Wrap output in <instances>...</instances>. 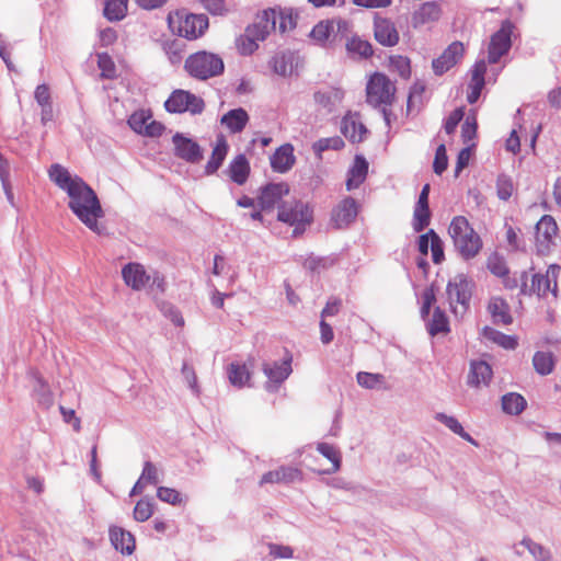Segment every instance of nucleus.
Returning <instances> with one entry per match:
<instances>
[{
	"instance_id": "obj_1",
	"label": "nucleus",
	"mask_w": 561,
	"mask_h": 561,
	"mask_svg": "<svg viewBox=\"0 0 561 561\" xmlns=\"http://www.w3.org/2000/svg\"><path fill=\"white\" fill-rule=\"evenodd\" d=\"M48 176L67 193L68 206L78 219L92 231L101 233L98 220L104 216V211L95 192L81 178L72 175L58 163L50 165Z\"/></svg>"
},
{
	"instance_id": "obj_2",
	"label": "nucleus",
	"mask_w": 561,
	"mask_h": 561,
	"mask_svg": "<svg viewBox=\"0 0 561 561\" xmlns=\"http://www.w3.org/2000/svg\"><path fill=\"white\" fill-rule=\"evenodd\" d=\"M448 234L456 251L463 260L474 259L482 250L481 237L465 216H456L451 219Z\"/></svg>"
},
{
	"instance_id": "obj_3",
	"label": "nucleus",
	"mask_w": 561,
	"mask_h": 561,
	"mask_svg": "<svg viewBox=\"0 0 561 561\" xmlns=\"http://www.w3.org/2000/svg\"><path fill=\"white\" fill-rule=\"evenodd\" d=\"M365 91L366 103L374 108H380L385 115L397 99L396 83L387 75L379 71L369 76Z\"/></svg>"
},
{
	"instance_id": "obj_4",
	"label": "nucleus",
	"mask_w": 561,
	"mask_h": 561,
	"mask_svg": "<svg viewBox=\"0 0 561 561\" xmlns=\"http://www.w3.org/2000/svg\"><path fill=\"white\" fill-rule=\"evenodd\" d=\"M184 69L194 79L207 80L220 76L225 70V65L220 56L199 50L185 59Z\"/></svg>"
},
{
	"instance_id": "obj_5",
	"label": "nucleus",
	"mask_w": 561,
	"mask_h": 561,
	"mask_svg": "<svg viewBox=\"0 0 561 561\" xmlns=\"http://www.w3.org/2000/svg\"><path fill=\"white\" fill-rule=\"evenodd\" d=\"M168 24L174 34L186 39H196L208 28V18L204 14L175 12L168 15Z\"/></svg>"
},
{
	"instance_id": "obj_6",
	"label": "nucleus",
	"mask_w": 561,
	"mask_h": 561,
	"mask_svg": "<svg viewBox=\"0 0 561 561\" xmlns=\"http://www.w3.org/2000/svg\"><path fill=\"white\" fill-rule=\"evenodd\" d=\"M561 278V267L557 264H551L546 274L534 273L530 277V286L525 280L522 285L523 294H536L539 297H546L551 294L553 297L558 296V282Z\"/></svg>"
},
{
	"instance_id": "obj_7",
	"label": "nucleus",
	"mask_w": 561,
	"mask_h": 561,
	"mask_svg": "<svg viewBox=\"0 0 561 561\" xmlns=\"http://www.w3.org/2000/svg\"><path fill=\"white\" fill-rule=\"evenodd\" d=\"M278 220L295 226L294 233H301L306 225H310L312 209L300 201L286 202L278 208Z\"/></svg>"
},
{
	"instance_id": "obj_8",
	"label": "nucleus",
	"mask_w": 561,
	"mask_h": 561,
	"mask_svg": "<svg viewBox=\"0 0 561 561\" xmlns=\"http://www.w3.org/2000/svg\"><path fill=\"white\" fill-rule=\"evenodd\" d=\"M446 291L451 311L456 316H462L467 311L471 298V285L467 276L456 275L448 282Z\"/></svg>"
},
{
	"instance_id": "obj_9",
	"label": "nucleus",
	"mask_w": 561,
	"mask_h": 561,
	"mask_svg": "<svg viewBox=\"0 0 561 561\" xmlns=\"http://www.w3.org/2000/svg\"><path fill=\"white\" fill-rule=\"evenodd\" d=\"M164 107L169 113H185L199 115L205 110V102L201 96L194 93L178 89L174 90L164 103Z\"/></svg>"
},
{
	"instance_id": "obj_10",
	"label": "nucleus",
	"mask_w": 561,
	"mask_h": 561,
	"mask_svg": "<svg viewBox=\"0 0 561 561\" xmlns=\"http://www.w3.org/2000/svg\"><path fill=\"white\" fill-rule=\"evenodd\" d=\"M514 25L511 21L502 22L501 27L490 38L488 48V60L490 64H496L501 57L506 55L512 46V33Z\"/></svg>"
},
{
	"instance_id": "obj_11",
	"label": "nucleus",
	"mask_w": 561,
	"mask_h": 561,
	"mask_svg": "<svg viewBox=\"0 0 561 561\" xmlns=\"http://www.w3.org/2000/svg\"><path fill=\"white\" fill-rule=\"evenodd\" d=\"M558 237V225L550 215H543L536 225L535 245L537 252L546 254L554 245Z\"/></svg>"
},
{
	"instance_id": "obj_12",
	"label": "nucleus",
	"mask_w": 561,
	"mask_h": 561,
	"mask_svg": "<svg viewBox=\"0 0 561 561\" xmlns=\"http://www.w3.org/2000/svg\"><path fill=\"white\" fill-rule=\"evenodd\" d=\"M358 211V203L346 196L332 208L330 222L334 229H345L355 221Z\"/></svg>"
},
{
	"instance_id": "obj_13",
	"label": "nucleus",
	"mask_w": 561,
	"mask_h": 561,
	"mask_svg": "<svg viewBox=\"0 0 561 561\" xmlns=\"http://www.w3.org/2000/svg\"><path fill=\"white\" fill-rule=\"evenodd\" d=\"M174 145V154L187 162L196 163L203 158L199 145L191 138L176 133L172 138Z\"/></svg>"
},
{
	"instance_id": "obj_14",
	"label": "nucleus",
	"mask_w": 561,
	"mask_h": 561,
	"mask_svg": "<svg viewBox=\"0 0 561 561\" xmlns=\"http://www.w3.org/2000/svg\"><path fill=\"white\" fill-rule=\"evenodd\" d=\"M374 36L375 39L382 46L392 47L399 43L400 35L394 23L381 16H376L374 20Z\"/></svg>"
},
{
	"instance_id": "obj_15",
	"label": "nucleus",
	"mask_w": 561,
	"mask_h": 561,
	"mask_svg": "<svg viewBox=\"0 0 561 561\" xmlns=\"http://www.w3.org/2000/svg\"><path fill=\"white\" fill-rule=\"evenodd\" d=\"M465 47L461 42H453L443 54L433 60V69L436 75H443L453 68L463 56Z\"/></svg>"
},
{
	"instance_id": "obj_16",
	"label": "nucleus",
	"mask_w": 561,
	"mask_h": 561,
	"mask_svg": "<svg viewBox=\"0 0 561 561\" xmlns=\"http://www.w3.org/2000/svg\"><path fill=\"white\" fill-rule=\"evenodd\" d=\"M122 277L125 284L136 291L142 290L151 279L145 266L137 262L126 264L122 268Z\"/></svg>"
},
{
	"instance_id": "obj_17",
	"label": "nucleus",
	"mask_w": 561,
	"mask_h": 561,
	"mask_svg": "<svg viewBox=\"0 0 561 561\" xmlns=\"http://www.w3.org/2000/svg\"><path fill=\"white\" fill-rule=\"evenodd\" d=\"M341 133L352 142H360L364 140L367 128L360 121L358 113H347L341 123Z\"/></svg>"
},
{
	"instance_id": "obj_18",
	"label": "nucleus",
	"mask_w": 561,
	"mask_h": 561,
	"mask_svg": "<svg viewBox=\"0 0 561 561\" xmlns=\"http://www.w3.org/2000/svg\"><path fill=\"white\" fill-rule=\"evenodd\" d=\"M288 193L289 187L286 183H271L262 188L259 204L263 210L273 209Z\"/></svg>"
},
{
	"instance_id": "obj_19",
	"label": "nucleus",
	"mask_w": 561,
	"mask_h": 561,
	"mask_svg": "<svg viewBox=\"0 0 561 561\" xmlns=\"http://www.w3.org/2000/svg\"><path fill=\"white\" fill-rule=\"evenodd\" d=\"M302 472L295 467H279L264 473L260 480V485L273 483H291L294 481H301Z\"/></svg>"
},
{
	"instance_id": "obj_20",
	"label": "nucleus",
	"mask_w": 561,
	"mask_h": 561,
	"mask_svg": "<svg viewBox=\"0 0 561 561\" xmlns=\"http://www.w3.org/2000/svg\"><path fill=\"white\" fill-rule=\"evenodd\" d=\"M277 12L274 9H267L256 15L254 23L250 26V33L259 39H265L266 36L276 28Z\"/></svg>"
},
{
	"instance_id": "obj_21",
	"label": "nucleus",
	"mask_w": 561,
	"mask_h": 561,
	"mask_svg": "<svg viewBox=\"0 0 561 561\" xmlns=\"http://www.w3.org/2000/svg\"><path fill=\"white\" fill-rule=\"evenodd\" d=\"M291 357L286 358L283 363H274L263 365V371L268 378L266 388L272 389L280 385L291 373Z\"/></svg>"
},
{
	"instance_id": "obj_22",
	"label": "nucleus",
	"mask_w": 561,
	"mask_h": 561,
	"mask_svg": "<svg viewBox=\"0 0 561 561\" xmlns=\"http://www.w3.org/2000/svg\"><path fill=\"white\" fill-rule=\"evenodd\" d=\"M492 368L486 362L473 360L470 363L468 385L474 388L488 386L492 379Z\"/></svg>"
},
{
	"instance_id": "obj_23",
	"label": "nucleus",
	"mask_w": 561,
	"mask_h": 561,
	"mask_svg": "<svg viewBox=\"0 0 561 561\" xmlns=\"http://www.w3.org/2000/svg\"><path fill=\"white\" fill-rule=\"evenodd\" d=\"M296 158L294 147L290 144L280 146L271 157V167L274 171L285 173L293 168Z\"/></svg>"
},
{
	"instance_id": "obj_24",
	"label": "nucleus",
	"mask_w": 561,
	"mask_h": 561,
	"mask_svg": "<svg viewBox=\"0 0 561 561\" xmlns=\"http://www.w3.org/2000/svg\"><path fill=\"white\" fill-rule=\"evenodd\" d=\"M367 173L368 162L363 156H356L347 173L346 190L353 191L358 188L366 180Z\"/></svg>"
},
{
	"instance_id": "obj_25",
	"label": "nucleus",
	"mask_w": 561,
	"mask_h": 561,
	"mask_svg": "<svg viewBox=\"0 0 561 561\" xmlns=\"http://www.w3.org/2000/svg\"><path fill=\"white\" fill-rule=\"evenodd\" d=\"M249 114L242 107L230 110L220 118L221 125L231 134L241 133L249 123Z\"/></svg>"
},
{
	"instance_id": "obj_26",
	"label": "nucleus",
	"mask_w": 561,
	"mask_h": 561,
	"mask_svg": "<svg viewBox=\"0 0 561 561\" xmlns=\"http://www.w3.org/2000/svg\"><path fill=\"white\" fill-rule=\"evenodd\" d=\"M250 171L249 160L244 154L240 153L230 161L227 173L233 183L243 185L248 181Z\"/></svg>"
},
{
	"instance_id": "obj_27",
	"label": "nucleus",
	"mask_w": 561,
	"mask_h": 561,
	"mask_svg": "<svg viewBox=\"0 0 561 561\" xmlns=\"http://www.w3.org/2000/svg\"><path fill=\"white\" fill-rule=\"evenodd\" d=\"M110 539L114 548L124 554H131L135 550L134 536L122 527L112 526L110 528Z\"/></svg>"
},
{
	"instance_id": "obj_28",
	"label": "nucleus",
	"mask_w": 561,
	"mask_h": 561,
	"mask_svg": "<svg viewBox=\"0 0 561 561\" xmlns=\"http://www.w3.org/2000/svg\"><path fill=\"white\" fill-rule=\"evenodd\" d=\"M229 145L224 135H219L216 139V144L213 148L211 156L205 165V173L207 175L214 174L221 167L224 160L227 157Z\"/></svg>"
},
{
	"instance_id": "obj_29",
	"label": "nucleus",
	"mask_w": 561,
	"mask_h": 561,
	"mask_svg": "<svg viewBox=\"0 0 561 561\" xmlns=\"http://www.w3.org/2000/svg\"><path fill=\"white\" fill-rule=\"evenodd\" d=\"M317 450L330 461V467L325 469L314 467L312 468L313 471H317L320 474H332L340 470L342 457L337 448L328 443H319Z\"/></svg>"
},
{
	"instance_id": "obj_30",
	"label": "nucleus",
	"mask_w": 561,
	"mask_h": 561,
	"mask_svg": "<svg viewBox=\"0 0 561 561\" xmlns=\"http://www.w3.org/2000/svg\"><path fill=\"white\" fill-rule=\"evenodd\" d=\"M488 310L495 323L508 325L513 322L508 304L501 297H492Z\"/></svg>"
},
{
	"instance_id": "obj_31",
	"label": "nucleus",
	"mask_w": 561,
	"mask_h": 561,
	"mask_svg": "<svg viewBox=\"0 0 561 561\" xmlns=\"http://www.w3.org/2000/svg\"><path fill=\"white\" fill-rule=\"evenodd\" d=\"M227 375L233 387L242 388L250 385L251 373L245 364L231 363L227 368Z\"/></svg>"
},
{
	"instance_id": "obj_32",
	"label": "nucleus",
	"mask_w": 561,
	"mask_h": 561,
	"mask_svg": "<svg viewBox=\"0 0 561 561\" xmlns=\"http://www.w3.org/2000/svg\"><path fill=\"white\" fill-rule=\"evenodd\" d=\"M440 7L432 1L423 3L417 11L413 14L414 26L425 24L428 22L437 21L440 16Z\"/></svg>"
},
{
	"instance_id": "obj_33",
	"label": "nucleus",
	"mask_w": 561,
	"mask_h": 561,
	"mask_svg": "<svg viewBox=\"0 0 561 561\" xmlns=\"http://www.w3.org/2000/svg\"><path fill=\"white\" fill-rule=\"evenodd\" d=\"M346 49L350 55L365 59L371 57L374 54L371 44L358 36H353L347 41Z\"/></svg>"
},
{
	"instance_id": "obj_34",
	"label": "nucleus",
	"mask_w": 561,
	"mask_h": 561,
	"mask_svg": "<svg viewBox=\"0 0 561 561\" xmlns=\"http://www.w3.org/2000/svg\"><path fill=\"white\" fill-rule=\"evenodd\" d=\"M483 336L506 350H514L517 346V339L513 335H506L491 327H484L482 330Z\"/></svg>"
},
{
	"instance_id": "obj_35",
	"label": "nucleus",
	"mask_w": 561,
	"mask_h": 561,
	"mask_svg": "<svg viewBox=\"0 0 561 561\" xmlns=\"http://www.w3.org/2000/svg\"><path fill=\"white\" fill-rule=\"evenodd\" d=\"M389 70L398 73L404 80H409L412 75L411 60L407 56L392 55L389 57Z\"/></svg>"
},
{
	"instance_id": "obj_36",
	"label": "nucleus",
	"mask_w": 561,
	"mask_h": 561,
	"mask_svg": "<svg viewBox=\"0 0 561 561\" xmlns=\"http://www.w3.org/2000/svg\"><path fill=\"white\" fill-rule=\"evenodd\" d=\"M128 0H105L104 15L110 21H119L125 18Z\"/></svg>"
},
{
	"instance_id": "obj_37",
	"label": "nucleus",
	"mask_w": 561,
	"mask_h": 561,
	"mask_svg": "<svg viewBox=\"0 0 561 561\" xmlns=\"http://www.w3.org/2000/svg\"><path fill=\"white\" fill-rule=\"evenodd\" d=\"M526 407V400L523 396L511 392L502 397L503 411L508 414H519Z\"/></svg>"
},
{
	"instance_id": "obj_38",
	"label": "nucleus",
	"mask_w": 561,
	"mask_h": 561,
	"mask_svg": "<svg viewBox=\"0 0 561 561\" xmlns=\"http://www.w3.org/2000/svg\"><path fill=\"white\" fill-rule=\"evenodd\" d=\"M535 370L542 375H549L554 368L553 355L550 352H536L533 357Z\"/></svg>"
},
{
	"instance_id": "obj_39",
	"label": "nucleus",
	"mask_w": 561,
	"mask_h": 561,
	"mask_svg": "<svg viewBox=\"0 0 561 561\" xmlns=\"http://www.w3.org/2000/svg\"><path fill=\"white\" fill-rule=\"evenodd\" d=\"M427 330L431 335H436L439 333H448L449 332V322L440 308H435L433 317L427 324Z\"/></svg>"
},
{
	"instance_id": "obj_40",
	"label": "nucleus",
	"mask_w": 561,
	"mask_h": 561,
	"mask_svg": "<svg viewBox=\"0 0 561 561\" xmlns=\"http://www.w3.org/2000/svg\"><path fill=\"white\" fill-rule=\"evenodd\" d=\"M436 420L444 423L451 432L459 435L470 444L478 446V443L463 430L462 425L454 416L446 415L444 413H437Z\"/></svg>"
},
{
	"instance_id": "obj_41",
	"label": "nucleus",
	"mask_w": 561,
	"mask_h": 561,
	"mask_svg": "<svg viewBox=\"0 0 561 561\" xmlns=\"http://www.w3.org/2000/svg\"><path fill=\"white\" fill-rule=\"evenodd\" d=\"M257 41H260V39L256 38V36H254V33H252V32L250 33V28L247 27L244 34L240 35L236 39L237 50L241 55H251L259 47Z\"/></svg>"
},
{
	"instance_id": "obj_42",
	"label": "nucleus",
	"mask_w": 561,
	"mask_h": 561,
	"mask_svg": "<svg viewBox=\"0 0 561 561\" xmlns=\"http://www.w3.org/2000/svg\"><path fill=\"white\" fill-rule=\"evenodd\" d=\"M478 121L476 110H470L462 126H461V138L463 144H469L477 136Z\"/></svg>"
},
{
	"instance_id": "obj_43",
	"label": "nucleus",
	"mask_w": 561,
	"mask_h": 561,
	"mask_svg": "<svg viewBox=\"0 0 561 561\" xmlns=\"http://www.w3.org/2000/svg\"><path fill=\"white\" fill-rule=\"evenodd\" d=\"M151 117L152 115L149 111L140 110L130 115L128 118V125L135 133L144 135Z\"/></svg>"
},
{
	"instance_id": "obj_44",
	"label": "nucleus",
	"mask_w": 561,
	"mask_h": 561,
	"mask_svg": "<svg viewBox=\"0 0 561 561\" xmlns=\"http://www.w3.org/2000/svg\"><path fill=\"white\" fill-rule=\"evenodd\" d=\"M344 140L340 136L321 138L312 146L313 151L320 157L325 150H341L344 148Z\"/></svg>"
},
{
	"instance_id": "obj_45",
	"label": "nucleus",
	"mask_w": 561,
	"mask_h": 561,
	"mask_svg": "<svg viewBox=\"0 0 561 561\" xmlns=\"http://www.w3.org/2000/svg\"><path fill=\"white\" fill-rule=\"evenodd\" d=\"M430 206L415 205L413 211V229L416 232H421L430 225Z\"/></svg>"
},
{
	"instance_id": "obj_46",
	"label": "nucleus",
	"mask_w": 561,
	"mask_h": 561,
	"mask_svg": "<svg viewBox=\"0 0 561 561\" xmlns=\"http://www.w3.org/2000/svg\"><path fill=\"white\" fill-rule=\"evenodd\" d=\"M359 386L367 389L381 388L385 385V377L381 374L360 371L356 376Z\"/></svg>"
},
{
	"instance_id": "obj_47",
	"label": "nucleus",
	"mask_w": 561,
	"mask_h": 561,
	"mask_svg": "<svg viewBox=\"0 0 561 561\" xmlns=\"http://www.w3.org/2000/svg\"><path fill=\"white\" fill-rule=\"evenodd\" d=\"M514 192L515 186L512 179L505 174L499 175L496 180L497 197L502 201H508Z\"/></svg>"
},
{
	"instance_id": "obj_48",
	"label": "nucleus",
	"mask_w": 561,
	"mask_h": 561,
	"mask_svg": "<svg viewBox=\"0 0 561 561\" xmlns=\"http://www.w3.org/2000/svg\"><path fill=\"white\" fill-rule=\"evenodd\" d=\"M486 266L488 270L497 277H505L508 274L504 259L495 253L488 257Z\"/></svg>"
},
{
	"instance_id": "obj_49",
	"label": "nucleus",
	"mask_w": 561,
	"mask_h": 561,
	"mask_svg": "<svg viewBox=\"0 0 561 561\" xmlns=\"http://www.w3.org/2000/svg\"><path fill=\"white\" fill-rule=\"evenodd\" d=\"M430 236H431V252H432L433 262L435 264H439L445 259L443 241L433 229L430 230Z\"/></svg>"
},
{
	"instance_id": "obj_50",
	"label": "nucleus",
	"mask_w": 561,
	"mask_h": 561,
	"mask_svg": "<svg viewBox=\"0 0 561 561\" xmlns=\"http://www.w3.org/2000/svg\"><path fill=\"white\" fill-rule=\"evenodd\" d=\"M153 514V506L148 500H139L134 508V518L137 522H146L148 520Z\"/></svg>"
},
{
	"instance_id": "obj_51",
	"label": "nucleus",
	"mask_w": 561,
	"mask_h": 561,
	"mask_svg": "<svg viewBox=\"0 0 561 561\" xmlns=\"http://www.w3.org/2000/svg\"><path fill=\"white\" fill-rule=\"evenodd\" d=\"M164 50L171 64L179 65L182 61L184 48L179 42L172 41L167 43Z\"/></svg>"
},
{
	"instance_id": "obj_52",
	"label": "nucleus",
	"mask_w": 561,
	"mask_h": 561,
	"mask_svg": "<svg viewBox=\"0 0 561 561\" xmlns=\"http://www.w3.org/2000/svg\"><path fill=\"white\" fill-rule=\"evenodd\" d=\"M486 73V64L484 60H479L474 64L471 70V79L469 84L484 88V76Z\"/></svg>"
},
{
	"instance_id": "obj_53",
	"label": "nucleus",
	"mask_w": 561,
	"mask_h": 561,
	"mask_svg": "<svg viewBox=\"0 0 561 561\" xmlns=\"http://www.w3.org/2000/svg\"><path fill=\"white\" fill-rule=\"evenodd\" d=\"M426 91V85L423 81L416 80L412 87L410 88V92L408 95V108L410 110L415 103H420L422 101V96Z\"/></svg>"
},
{
	"instance_id": "obj_54",
	"label": "nucleus",
	"mask_w": 561,
	"mask_h": 561,
	"mask_svg": "<svg viewBox=\"0 0 561 561\" xmlns=\"http://www.w3.org/2000/svg\"><path fill=\"white\" fill-rule=\"evenodd\" d=\"M448 165V158L446 153V147L445 145H439L435 152L433 169L434 172L438 175H440Z\"/></svg>"
},
{
	"instance_id": "obj_55",
	"label": "nucleus",
	"mask_w": 561,
	"mask_h": 561,
	"mask_svg": "<svg viewBox=\"0 0 561 561\" xmlns=\"http://www.w3.org/2000/svg\"><path fill=\"white\" fill-rule=\"evenodd\" d=\"M202 5L214 15H226L230 10L226 0H201Z\"/></svg>"
},
{
	"instance_id": "obj_56",
	"label": "nucleus",
	"mask_w": 561,
	"mask_h": 561,
	"mask_svg": "<svg viewBox=\"0 0 561 561\" xmlns=\"http://www.w3.org/2000/svg\"><path fill=\"white\" fill-rule=\"evenodd\" d=\"M333 31V24L329 21L319 22L311 31V36L318 42H324L330 37Z\"/></svg>"
},
{
	"instance_id": "obj_57",
	"label": "nucleus",
	"mask_w": 561,
	"mask_h": 561,
	"mask_svg": "<svg viewBox=\"0 0 561 561\" xmlns=\"http://www.w3.org/2000/svg\"><path fill=\"white\" fill-rule=\"evenodd\" d=\"M522 543L529 550V552L539 561H549L550 552L540 545L530 539H524Z\"/></svg>"
},
{
	"instance_id": "obj_58",
	"label": "nucleus",
	"mask_w": 561,
	"mask_h": 561,
	"mask_svg": "<svg viewBox=\"0 0 561 561\" xmlns=\"http://www.w3.org/2000/svg\"><path fill=\"white\" fill-rule=\"evenodd\" d=\"M98 66L104 78H113L115 76V65L107 54L98 55Z\"/></svg>"
},
{
	"instance_id": "obj_59",
	"label": "nucleus",
	"mask_w": 561,
	"mask_h": 561,
	"mask_svg": "<svg viewBox=\"0 0 561 561\" xmlns=\"http://www.w3.org/2000/svg\"><path fill=\"white\" fill-rule=\"evenodd\" d=\"M465 116V107H458L456 110H454L449 116L447 117L446 122H445V131L446 134L450 135L453 134L458 124L460 123V121Z\"/></svg>"
},
{
	"instance_id": "obj_60",
	"label": "nucleus",
	"mask_w": 561,
	"mask_h": 561,
	"mask_svg": "<svg viewBox=\"0 0 561 561\" xmlns=\"http://www.w3.org/2000/svg\"><path fill=\"white\" fill-rule=\"evenodd\" d=\"M157 496L161 501L173 505L182 502L181 494L175 489L171 488L160 486L157 491Z\"/></svg>"
},
{
	"instance_id": "obj_61",
	"label": "nucleus",
	"mask_w": 561,
	"mask_h": 561,
	"mask_svg": "<svg viewBox=\"0 0 561 561\" xmlns=\"http://www.w3.org/2000/svg\"><path fill=\"white\" fill-rule=\"evenodd\" d=\"M436 301V296L433 287L425 288L422 294V307H421V314L423 318L427 317L430 314V310L432 306Z\"/></svg>"
},
{
	"instance_id": "obj_62",
	"label": "nucleus",
	"mask_w": 561,
	"mask_h": 561,
	"mask_svg": "<svg viewBox=\"0 0 561 561\" xmlns=\"http://www.w3.org/2000/svg\"><path fill=\"white\" fill-rule=\"evenodd\" d=\"M140 479L147 484H157L158 483V470L152 462H150V461L145 462Z\"/></svg>"
},
{
	"instance_id": "obj_63",
	"label": "nucleus",
	"mask_w": 561,
	"mask_h": 561,
	"mask_svg": "<svg viewBox=\"0 0 561 561\" xmlns=\"http://www.w3.org/2000/svg\"><path fill=\"white\" fill-rule=\"evenodd\" d=\"M270 554L274 559H290L293 558L294 551L289 546H282L271 543L268 545Z\"/></svg>"
},
{
	"instance_id": "obj_64",
	"label": "nucleus",
	"mask_w": 561,
	"mask_h": 561,
	"mask_svg": "<svg viewBox=\"0 0 561 561\" xmlns=\"http://www.w3.org/2000/svg\"><path fill=\"white\" fill-rule=\"evenodd\" d=\"M34 98L39 106H47L51 104L49 88L45 83L37 85L34 92Z\"/></svg>"
}]
</instances>
